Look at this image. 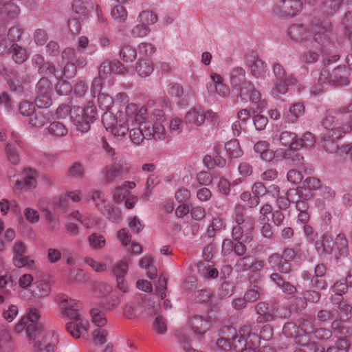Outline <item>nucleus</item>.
<instances>
[{
    "label": "nucleus",
    "instance_id": "f257e3e1",
    "mask_svg": "<svg viewBox=\"0 0 352 352\" xmlns=\"http://www.w3.org/2000/svg\"><path fill=\"white\" fill-rule=\"evenodd\" d=\"M135 113V120L136 122H143L146 118L147 108L142 106L138 111V107L131 104L126 107V114L119 113L116 117L111 113H104L102 117V122L107 131H109L114 136L123 137L126 135L129 131V122H133V118L129 115L130 112Z\"/></svg>",
    "mask_w": 352,
    "mask_h": 352
},
{
    "label": "nucleus",
    "instance_id": "f03ea898",
    "mask_svg": "<svg viewBox=\"0 0 352 352\" xmlns=\"http://www.w3.org/2000/svg\"><path fill=\"white\" fill-rule=\"evenodd\" d=\"M40 318L41 311L38 309L34 307L28 309L25 315L16 324L14 331L21 333L25 331L29 343L38 342L46 331L44 324L38 322Z\"/></svg>",
    "mask_w": 352,
    "mask_h": 352
},
{
    "label": "nucleus",
    "instance_id": "7ed1b4c3",
    "mask_svg": "<svg viewBox=\"0 0 352 352\" xmlns=\"http://www.w3.org/2000/svg\"><path fill=\"white\" fill-rule=\"evenodd\" d=\"M210 328V322L203 316L197 315L190 318L186 324V328L181 329L175 336L178 342L182 344V347L185 351L188 352H195L192 349L188 346V339L186 334L188 333V336H191L195 338L199 339Z\"/></svg>",
    "mask_w": 352,
    "mask_h": 352
},
{
    "label": "nucleus",
    "instance_id": "20e7f679",
    "mask_svg": "<svg viewBox=\"0 0 352 352\" xmlns=\"http://www.w3.org/2000/svg\"><path fill=\"white\" fill-rule=\"evenodd\" d=\"M272 72L275 80L272 93L274 97L285 94L288 91V87L296 85L297 82V80L294 75L288 74L283 65L279 63H273Z\"/></svg>",
    "mask_w": 352,
    "mask_h": 352
},
{
    "label": "nucleus",
    "instance_id": "39448f33",
    "mask_svg": "<svg viewBox=\"0 0 352 352\" xmlns=\"http://www.w3.org/2000/svg\"><path fill=\"white\" fill-rule=\"evenodd\" d=\"M96 117V108L90 102L85 108L78 107L74 109V116H72L74 125L82 133L89 130L90 124L94 122Z\"/></svg>",
    "mask_w": 352,
    "mask_h": 352
},
{
    "label": "nucleus",
    "instance_id": "423d86ee",
    "mask_svg": "<svg viewBox=\"0 0 352 352\" xmlns=\"http://www.w3.org/2000/svg\"><path fill=\"white\" fill-rule=\"evenodd\" d=\"M334 115L329 111L327 112L321 121L322 126L328 131L337 130L344 131L346 133L352 131V119L346 122L344 115L338 112V109H335Z\"/></svg>",
    "mask_w": 352,
    "mask_h": 352
},
{
    "label": "nucleus",
    "instance_id": "0eeeda50",
    "mask_svg": "<svg viewBox=\"0 0 352 352\" xmlns=\"http://www.w3.org/2000/svg\"><path fill=\"white\" fill-rule=\"evenodd\" d=\"M331 24L328 19L321 20L314 16L311 19V30L313 33V38L318 45H325L329 39Z\"/></svg>",
    "mask_w": 352,
    "mask_h": 352
},
{
    "label": "nucleus",
    "instance_id": "6e6552de",
    "mask_svg": "<svg viewBox=\"0 0 352 352\" xmlns=\"http://www.w3.org/2000/svg\"><path fill=\"white\" fill-rule=\"evenodd\" d=\"M55 301L58 306L60 316L62 318H74L79 314L80 307L79 301L66 294H57Z\"/></svg>",
    "mask_w": 352,
    "mask_h": 352
},
{
    "label": "nucleus",
    "instance_id": "1a4fd4ad",
    "mask_svg": "<svg viewBox=\"0 0 352 352\" xmlns=\"http://www.w3.org/2000/svg\"><path fill=\"white\" fill-rule=\"evenodd\" d=\"M239 91L238 96L241 100L248 102L256 105L257 109H261L266 107V102L261 99V94L257 90L254 85L250 82H244L241 86L237 87Z\"/></svg>",
    "mask_w": 352,
    "mask_h": 352
},
{
    "label": "nucleus",
    "instance_id": "9d476101",
    "mask_svg": "<svg viewBox=\"0 0 352 352\" xmlns=\"http://www.w3.org/2000/svg\"><path fill=\"white\" fill-rule=\"evenodd\" d=\"M349 75L350 70L346 66H339L335 68L330 77H329V72L327 69H322L318 82L325 83L326 80H328V82L333 85L346 86L349 84Z\"/></svg>",
    "mask_w": 352,
    "mask_h": 352
},
{
    "label": "nucleus",
    "instance_id": "9b49d317",
    "mask_svg": "<svg viewBox=\"0 0 352 352\" xmlns=\"http://www.w3.org/2000/svg\"><path fill=\"white\" fill-rule=\"evenodd\" d=\"M302 9L300 0H279L273 9L274 13L280 18H292Z\"/></svg>",
    "mask_w": 352,
    "mask_h": 352
},
{
    "label": "nucleus",
    "instance_id": "f8f14e48",
    "mask_svg": "<svg viewBox=\"0 0 352 352\" xmlns=\"http://www.w3.org/2000/svg\"><path fill=\"white\" fill-rule=\"evenodd\" d=\"M126 287H103L100 291L104 309L111 310L118 307L122 294L127 292Z\"/></svg>",
    "mask_w": 352,
    "mask_h": 352
},
{
    "label": "nucleus",
    "instance_id": "ddd939ff",
    "mask_svg": "<svg viewBox=\"0 0 352 352\" xmlns=\"http://www.w3.org/2000/svg\"><path fill=\"white\" fill-rule=\"evenodd\" d=\"M59 342V334L54 329H50L42 334L38 342L30 343L35 347V352H54Z\"/></svg>",
    "mask_w": 352,
    "mask_h": 352
},
{
    "label": "nucleus",
    "instance_id": "4468645a",
    "mask_svg": "<svg viewBox=\"0 0 352 352\" xmlns=\"http://www.w3.org/2000/svg\"><path fill=\"white\" fill-rule=\"evenodd\" d=\"M72 320L66 324L68 332L75 338H88L89 324L87 320L81 315L78 314L76 317L69 318Z\"/></svg>",
    "mask_w": 352,
    "mask_h": 352
},
{
    "label": "nucleus",
    "instance_id": "2eb2a0df",
    "mask_svg": "<svg viewBox=\"0 0 352 352\" xmlns=\"http://www.w3.org/2000/svg\"><path fill=\"white\" fill-rule=\"evenodd\" d=\"M345 133L344 131L336 130L333 131H327L323 135L321 140V144L324 151L329 153H340L341 147H339L337 140L342 138Z\"/></svg>",
    "mask_w": 352,
    "mask_h": 352
},
{
    "label": "nucleus",
    "instance_id": "dca6fc26",
    "mask_svg": "<svg viewBox=\"0 0 352 352\" xmlns=\"http://www.w3.org/2000/svg\"><path fill=\"white\" fill-rule=\"evenodd\" d=\"M248 209L245 206L241 204H236L232 219L236 224H243L245 230H254L255 228V221L253 217L247 215Z\"/></svg>",
    "mask_w": 352,
    "mask_h": 352
},
{
    "label": "nucleus",
    "instance_id": "f3484780",
    "mask_svg": "<svg viewBox=\"0 0 352 352\" xmlns=\"http://www.w3.org/2000/svg\"><path fill=\"white\" fill-rule=\"evenodd\" d=\"M246 65L250 69L253 76L256 78H263L267 72V65L258 56L252 53L246 59Z\"/></svg>",
    "mask_w": 352,
    "mask_h": 352
},
{
    "label": "nucleus",
    "instance_id": "a211bd4d",
    "mask_svg": "<svg viewBox=\"0 0 352 352\" xmlns=\"http://www.w3.org/2000/svg\"><path fill=\"white\" fill-rule=\"evenodd\" d=\"M62 64H77L78 67L83 68L87 65L86 58L81 53L72 47H66L61 53Z\"/></svg>",
    "mask_w": 352,
    "mask_h": 352
},
{
    "label": "nucleus",
    "instance_id": "6ab92c4d",
    "mask_svg": "<svg viewBox=\"0 0 352 352\" xmlns=\"http://www.w3.org/2000/svg\"><path fill=\"white\" fill-rule=\"evenodd\" d=\"M315 248L319 256L332 255L334 258V241L327 232L322 236L321 240L316 241Z\"/></svg>",
    "mask_w": 352,
    "mask_h": 352
},
{
    "label": "nucleus",
    "instance_id": "aec40b11",
    "mask_svg": "<svg viewBox=\"0 0 352 352\" xmlns=\"http://www.w3.org/2000/svg\"><path fill=\"white\" fill-rule=\"evenodd\" d=\"M349 255V242L343 233H339L334 240V259L338 262Z\"/></svg>",
    "mask_w": 352,
    "mask_h": 352
},
{
    "label": "nucleus",
    "instance_id": "412c9836",
    "mask_svg": "<svg viewBox=\"0 0 352 352\" xmlns=\"http://www.w3.org/2000/svg\"><path fill=\"white\" fill-rule=\"evenodd\" d=\"M50 287H21L20 295L25 300L39 299L49 296Z\"/></svg>",
    "mask_w": 352,
    "mask_h": 352
},
{
    "label": "nucleus",
    "instance_id": "4be33fe9",
    "mask_svg": "<svg viewBox=\"0 0 352 352\" xmlns=\"http://www.w3.org/2000/svg\"><path fill=\"white\" fill-rule=\"evenodd\" d=\"M267 262L272 268L276 269L281 273L287 274L291 271V263L286 262L278 253L270 254L267 258Z\"/></svg>",
    "mask_w": 352,
    "mask_h": 352
},
{
    "label": "nucleus",
    "instance_id": "5701e85b",
    "mask_svg": "<svg viewBox=\"0 0 352 352\" xmlns=\"http://www.w3.org/2000/svg\"><path fill=\"white\" fill-rule=\"evenodd\" d=\"M296 148H287L283 153V158L287 160L288 164L295 168H302L304 167V157Z\"/></svg>",
    "mask_w": 352,
    "mask_h": 352
},
{
    "label": "nucleus",
    "instance_id": "b1692460",
    "mask_svg": "<svg viewBox=\"0 0 352 352\" xmlns=\"http://www.w3.org/2000/svg\"><path fill=\"white\" fill-rule=\"evenodd\" d=\"M253 231L245 230L243 224H236L232 229V240L234 241L251 242L253 240Z\"/></svg>",
    "mask_w": 352,
    "mask_h": 352
},
{
    "label": "nucleus",
    "instance_id": "393cba45",
    "mask_svg": "<svg viewBox=\"0 0 352 352\" xmlns=\"http://www.w3.org/2000/svg\"><path fill=\"white\" fill-rule=\"evenodd\" d=\"M19 14V7L13 0H0V14L13 19Z\"/></svg>",
    "mask_w": 352,
    "mask_h": 352
},
{
    "label": "nucleus",
    "instance_id": "a878e982",
    "mask_svg": "<svg viewBox=\"0 0 352 352\" xmlns=\"http://www.w3.org/2000/svg\"><path fill=\"white\" fill-rule=\"evenodd\" d=\"M14 344L10 331L0 327V352H13Z\"/></svg>",
    "mask_w": 352,
    "mask_h": 352
},
{
    "label": "nucleus",
    "instance_id": "bb28decb",
    "mask_svg": "<svg viewBox=\"0 0 352 352\" xmlns=\"http://www.w3.org/2000/svg\"><path fill=\"white\" fill-rule=\"evenodd\" d=\"M7 52L12 54V60L17 64H22L28 59L26 50L17 43L12 44Z\"/></svg>",
    "mask_w": 352,
    "mask_h": 352
},
{
    "label": "nucleus",
    "instance_id": "cd10ccee",
    "mask_svg": "<svg viewBox=\"0 0 352 352\" xmlns=\"http://www.w3.org/2000/svg\"><path fill=\"white\" fill-rule=\"evenodd\" d=\"M305 113V107L301 102H297L291 106L284 113L285 118L288 122L294 123Z\"/></svg>",
    "mask_w": 352,
    "mask_h": 352
},
{
    "label": "nucleus",
    "instance_id": "c85d7f7f",
    "mask_svg": "<svg viewBox=\"0 0 352 352\" xmlns=\"http://www.w3.org/2000/svg\"><path fill=\"white\" fill-rule=\"evenodd\" d=\"M34 172L30 171V175H26L23 179H16L13 186L15 190H29L36 187V181L33 175Z\"/></svg>",
    "mask_w": 352,
    "mask_h": 352
},
{
    "label": "nucleus",
    "instance_id": "c756f323",
    "mask_svg": "<svg viewBox=\"0 0 352 352\" xmlns=\"http://www.w3.org/2000/svg\"><path fill=\"white\" fill-rule=\"evenodd\" d=\"M198 270L200 275L207 280L216 278L219 275L217 268L210 265L208 261L199 263Z\"/></svg>",
    "mask_w": 352,
    "mask_h": 352
},
{
    "label": "nucleus",
    "instance_id": "7c9ffc66",
    "mask_svg": "<svg viewBox=\"0 0 352 352\" xmlns=\"http://www.w3.org/2000/svg\"><path fill=\"white\" fill-rule=\"evenodd\" d=\"M119 56L124 62L132 63L137 58V52L129 43H123L120 47Z\"/></svg>",
    "mask_w": 352,
    "mask_h": 352
},
{
    "label": "nucleus",
    "instance_id": "2f4dec72",
    "mask_svg": "<svg viewBox=\"0 0 352 352\" xmlns=\"http://www.w3.org/2000/svg\"><path fill=\"white\" fill-rule=\"evenodd\" d=\"M270 144L267 141H258L254 144L255 152L259 154L260 157L266 161H271L274 158L273 151L270 150Z\"/></svg>",
    "mask_w": 352,
    "mask_h": 352
},
{
    "label": "nucleus",
    "instance_id": "473e14b6",
    "mask_svg": "<svg viewBox=\"0 0 352 352\" xmlns=\"http://www.w3.org/2000/svg\"><path fill=\"white\" fill-rule=\"evenodd\" d=\"M299 197V192L296 189H290L287 192V197H280L277 199V204L278 206V210H287L291 203L296 201V198Z\"/></svg>",
    "mask_w": 352,
    "mask_h": 352
},
{
    "label": "nucleus",
    "instance_id": "72a5a7b5",
    "mask_svg": "<svg viewBox=\"0 0 352 352\" xmlns=\"http://www.w3.org/2000/svg\"><path fill=\"white\" fill-rule=\"evenodd\" d=\"M153 63L148 58H141L136 63L135 71L142 78L148 76L153 72Z\"/></svg>",
    "mask_w": 352,
    "mask_h": 352
},
{
    "label": "nucleus",
    "instance_id": "f704fd0d",
    "mask_svg": "<svg viewBox=\"0 0 352 352\" xmlns=\"http://www.w3.org/2000/svg\"><path fill=\"white\" fill-rule=\"evenodd\" d=\"M245 79V71L240 67L233 69L230 74V83L233 89H237L244 82H247Z\"/></svg>",
    "mask_w": 352,
    "mask_h": 352
},
{
    "label": "nucleus",
    "instance_id": "c9c22d12",
    "mask_svg": "<svg viewBox=\"0 0 352 352\" xmlns=\"http://www.w3.org/2000/svg\"><path fill=\"white\" fill-rule=\"evenodd\" d=\"M49 133L54 138H62L67 135L68 129L66 126L60 122L54 121L50 124L47 127Z\"/></svg>",
    "mask_w": 352,
    "mask_h": 352
},
{
    "label": "nucleus",
    "instance_id": "e433bc0d",
    "mask_svg": "<svg viewBox=\"0 0 352 352\" xmlns=\"http://www.w3.org/2000/svg\"><path fill=\"white\" fill-rule=\"evenodd\" d=\"M110 165L116 169L124 177L129 173L130 170L129 164L119 155L111 159V164Z\"/></svg>",
    "mask_w": 352,
    "mask_h": 352
},
{
    "label": "nucleus",
    "instance_id": "4c0bfd02",
    "mask_svg": "<svg viewBox=\"0 0 352 352\" xmlns=\"http://www.w3.org/2000/svg\"><path fill=\"white\" fill-rule=\"evenodd\" d=\"M185 120L186 122L193 124L197 126H201L204 122L203 111L196 109H191L186 114Z\"/></svg>",
    "mask_w": 352,
    "mask_h": 352
},
{
    "label": "nucleus",
    "instance_id": "58836bf2",
    "mask_svg": "<svg viewBox=\"0 0 352 352\" xmlns=\"http://www.w3.org/2000/svg\"><path fill=\"white\" fill-rule=\"evenodd\" d=\"M228 155L231 158H238L243 155V152L237 140H231L225 145Z\"/></svg>",
    "mask_w": 352,
    "mask_h": 352
},
{
    "label": "nucleus",
    "instance_id": "ea45409f",
    "mask_svg": "<svg viewBox=\"0 0 352 352\" xmlns=\"http://www.w3.org/2000/svg\"><path fill=\"white\" fill-rule=\"evenodd\" d=\"M128 270L126 262L120 261L114 265L113 274L116 277L117 286L124 284V276Z\"/></svg>",
    "mask_w": 352,
    "mask_h": 352
},
{
    "label": "nucleus",
    "instance_id": "a19ab883",
    "mask_svg": "<svg viewBox=\"0 0 352 352\" xmlns=\"http://www.w3.org/2000/svg\"><path fill=\"white\" fill-rule=\"evenodd\" d=\"M343 0H324L322 10L327 16H332L341 7Z\"/></svg>",
    "mask_w": 352,
    "mask_h": 352
},
{
    "label": "nucleus",
    "instance_id": "79ce46f5",
    "mask_svg": "<svg viewBox=\"0 0 352 352\" xmlns=\"http://www.w3.org/2000/svg\"><path fill=\"white\" fill-rule=\"evenodd\" d=\"M256 309L258 315L257 320L259 322H266L273 320V314L270 313L269 307H266L264 303L257 304Z\"/></svg>",
    "mask_w": 352,
    "mask_h": 352
},
{
    "label": "nucleus",
    "instance_id": "37998d69",
    "mask_svg": "<svg viewBox=\"0 0 352 352\" xmlns=\"http://www.w3.org/2000/svg\"><path fill=\"white\" fill-rule=\"evenodd\" d=\"M296 134L290 131H283L279 135V140L282 145L289 146V148H296Z\"/></svg>",
    "mask_w": 352,
    "mask_h": 352
},
{
    "label": "nucleus",
    "instance_id": "c03bdc74",
    "mask_svg": "<svg viewBox=\"0 0 352 352\" xmlns=\"http://www.w3.org/2000/svg\"><path fill=\"white\" fill-rule=\"evenodd\" d=\"M341 24L344 29V35L352 43V12L348 11L342 19Z\"/></svg>",
    "mask_w": 352,
    "mask_h": 352
},
{
    "label": "nucleus",
    "instance_id": "a18cd8bd",
    "mask_svg": "<svg viewBox=\"0 0 352 352\" xmlns=\"http://www.w3.org/2000/svg\"><path fill=\"white\" fill-rule=\"evenodd\" d=\"M52 89V82L48 77H42L36 85V93H43V94H51Z\"/></svg>",
    "mask_w": 352,
    "mask_h": 352
},
{
    "label": "nucleus",
    "instance_id": "49530a36",
    "mask_svg": "<svg viewBox=\"0 0 352 352\" xmlns=\"http://www.w3.org/2000/svg\"><path fill=\"white\" fill-rule=\"evenodd\" d=\"M92 322L99 327H102L107 324L105 314L98 308H94L90 311Z\"/></svg>",
    "mask_w": 352,
    "mask_h": 352
},
{
    "label": "nucleus",
    "instance_id": "de8ad7c7",
    "mask_svg": "<svg viewBox=\"0 0 352 352\" xmlns=\"http://www.w3.org/2000/svg\"><path fill=\"white\" fill-rule=\"evenodd\" d=\"M316 143V138L313 133L311 132H306L302 138L296 140V146L297 149L301 147H311Z\"/></svg>",
    "mask_w": 352,
    "mask_h": 352
},
{
    "label": "nucleus",
    "instance_id": "09e8293b",
    "mask_svg": "<svg viewBox=\"0 0 352 352\" xmlns=\"http://www.w3.org/2000/svg\"><path fill=\"white\" fill-rule=\"evenodd\" d=\"M23 34V28L21 25L16 24L11 27L7 34V40L13 43H16Z\"/></svg>",
    "mask_w": 352,
    "mask_h": 352
},
{
    "label": "nucleus",
    "instance_id": "8fccbe9b",
    "mask_svg": "<svg viewBox=\"0 0 352 352\" xmlns=\"http://www.w3.org/2000/svg\"><path fill=\"white\" fill-rule=\"evenodd\" d=\"M111 16L118 23L124 22L127 18V11L121 5L116 6L111 12Z\"/></svg>",
    "mask_w": 352,
    "mask_h": 352
},
{
    "label": "nucleus",
    "instance_id": "3c124183",
    "mask_svg": "<svg viewBox=\"0 0 352 352\" xmlns=\"http://www.w3.org/2000/svg\"><path fill=\"white\" fill-rule=\"evenodd\" d=\"M87 0H74L72 8L74 12L79 16H85L88 11Z\"/></svg>",
    "mask_w": 352,
    "mask_h": 352
},
{
    "label": "nucleus",
    "instance_id": "603ef678",
    "mask_svg": "<svg viewBox=\"0 0 352 352\" xmlns=\"http://www.w3.org/2000/svg\"><path fill=\"white\" fill-rule=\"evenodd\" d=\"M102 173L104 175L105 182L108 184L113 182L117 178H124L118 173V171L116 170V169H115L111 165L106 166L103 169Z\"/></svg>",
    "mask_w": 352,
    "mask_h": 352
},
{
    "label": "nucleus",
    "instance_id": "864d4df0",
    "mask_svg": "<svg viewBox=\"0 0 352 352\" xmlns=\"http://www.w3.org/2000/svg\"><path fill=\"white\" fill-rule=\"evenodd\" d=\"M91 199L95 203L96 207L103 213L105 209L106 199L102 192L96 190L91 192Z\"/></svg>",
    "mask_w": 352,
    "mask_h": 352
},
{
    "label": "nucleus",
    "instance_id": "5fc2aeb1",
    "mask_svg": "<svg viewBox=\"0 0 352 352\" xmlns=\"http://www.w3.org/2000/svg\"><path fill=\"white\" fill-rule=\"evenodd\" d=\"M306 30L302 25H292L288 30V34L290 37L296 41H298L303 38Z\"/></svg>",
    "mask_w": 352,
    "mask_h": 352
},
{
    "label": "nucleus",
    "instance_id": "6e6d98bb",
    "mask_svg": "<svg viewBox=\"0 0 352 352\" xmlns=\"http://www.w3.org/2000/svg\"><path fill=\"white\" fill-rule=\"evenodd\" d=\"M98 103L99 107L102 111H107L112 107L113 100L109 94L104 93H99L98 96Z\"/></svg>",
    "mask_w": 352,
    "mask_h": 352
},
{
    "label": "nucleus",
    "instance_id": "4d7b16f0",
    "mask_svg": "<svg viewBox=\"0 0 352 352\" xmlns=\"http://www.w3.org/2000/svg\"><path fill=\"white\" fill-rule=\"evenodd\" d=\"M104 210H103L102 214L110 221L116 223H119L121 221L122 213L118 208L114 206H111L107 208L106 213L104 212Z\"/></svg>",
    "mask_w": 352,
    "mask_h": 352
},
{
    "label": "nucleus",
    "instance_id": "13d9d810",
    "mask_svg": "<svg viewBox=\"0 0 352 352\" xmlns=\"http://www.w3.org/2000/svg\"><path fill=\"white\" fill-rule=\"evenodd\" d=\"M321 186V182L316 177H309L302 184V188L309 191L316 190Z\"/></svg>",
    "mask_w": 352,
    "mask_h": 352
},
{
    "label": "nucleus",
    "instance_id": "bf43d9fd",
    "mask_svg": "<svg viewBox=\"0 0 352 352\" xmlns=\"http://www.w3.org/2000/svg\"><path fill=\"white\" fill-rule=\"evenodd\" d=\"M72 89L71 83L63 78L59 79L56 85V92L60 96H67L72 92Z\"/></svg>",
    "mask_w": 352,
    "mask_h": 352
},
{
    "label": "nucleus",
    "instance_id": "052dcab7",
    "mask_svg": "<svg viewBox=\"0 0 352 352\" xmlns=\"http://www.w3.org/2000/svg\"><path fill=\"white\" fill-rule=\"evenodd\" d=\"M36 94L35 104L38 108H47L51 106L52 103L51 94H43V93H36Z\"/></svg>",
    "mask_w": 352,
    "mask_h": 352
},
{
    "label": "nucleus",
    "instance_id": "680f3d73",
    "mask_svg": "<svg viewBox=\"0 0 352 352\" xmlns=\"http://www.w3.org/2000/svg\"><path fill=\"white\" fill-rule=\"evenodd\" d=\"M19 313V309L16 305H10L7 309H4L2 311V317L8 322H12Z\"/></svg>",
    "mask_w": 352,
    "mask_h": 352
},
{
    "label": "nucleus",
    "instance_id": "e2e57ef3",
    "mask_svg": "<svg viewBox=\"0 0 352 352\" xmlns=\"http://www.w3.org/2000/svg\"><path fill=\"white\" fill-rule=\"evenodd\" d=\"M38 72L42 77H48L50 78L55 75L56 69L53 63L46 62L38 69Z\"/></svg>",
    "mask_w": 352,
    "mask_h": 352
},
{
    "label": "nucleus",
    "instance_id": "0e129e2a",
    "mask_svg": "<svg viewBox=\"0 0 352 352\" xmlns=\"http://www.w3.org/2000/svg\"><path fill=\"white\" fill-rule=\"evenodd\" d=\"M239 258L236 262L235 267L241 271L250 270L252 264V257L246 254Z\"/></svg>",
    "mask_w": 352,
    "mask_h": 352
},
{
    "label": "nucleus",
    "instance_id": "69168bd1",
    "mask_svg": "<svg viewBox=\"0 0 352 352\" xmlns=\"http://www.w3.org/2000/svg\"><path fill=\"white\" fill-rule=\"evenodd\" d=\"M46 122V118L41 112L34 111L30 118V124L34 127L43 126Z\"/></svg>",
    "mask_w": 352,
    "mask_h": 352
},
{
    "label": "nucleus",
    "instance_id": "338daca9",
    "mask_svg": "<svg viewBox=\"0 0 352 352\" xmlns=\"http://www.w3.org/2000/svg\"><path fill=\"white\" fill-rule=\"evenodd\" d=\"M140 23L131 30V34L134 37H144L150 32V28L146 23L143 21H140Z\"/></svg>",
    "mask_w": 352,
    "mask_h": 352
},
{
    "label": "nucleus",
    "instance_id": "774afa93",
    "mask_svg": "<svg viewBox=\"0 0 352 352\" xmlns=\"http://www.w3.org/2000/svg\"><path fill=\"white\" fill-rule=\"evenodd\" d=\"M153 331L158 334H164L166 332L167 326L164 318L162 316H157L153 323Z\"/></svg>",
    "mask_w": 352,
    "mask_h": 352
}]
</instances>
